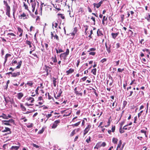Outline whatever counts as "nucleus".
<instances>
[{"mask_svg":"<svg viewBox=\"0 0 150 150\" xmlns=\"http://www.w3.org/2000/svg\"><path fill=\"white\" fill-rule=\"evenodd\" d=\"M51 36L52 38H58V36L57 35L55 31L52 32L51 33Z\"/></svg>","mask_w":150,"mask_h":150,"instance_id":"18","label":"nucleus"},{"mask_svg":"<svg viewBox=\"0 0 150 150\" xmlns=\"http://www.w3.org/2000/svg\"><path fill=\"white\" fill-rule=\"evenodd\" d=\"M52 80H53L54 86V87H56V82H57V81H56V79L54 77H53L52 78Z\"/></svg>","mask_w":150,"mask_h":150,"instance_id":"27","label":"nucleus"},{"mask_svg":"<svg viewBox=\"0 0 150 150\" xmlns=\"http://www.w3.org/2000/svg\"><path fill=\"white\" fill-rule=\"evenodd\" d=\"M107 20V17H106L105 16H103L102 20L103 21H106Z\"/></svg>","mask_w":150,"mask_h":150,"instance_id":"62","label":"nucleus"},{"mask_svg":"<svg viewBox=\"0 0 150 150\" xmlns=\"http://www.w3.org/2000/svg\"><path fill=\"white\" fill-rule=\"evenodd\" d=\"M69 49H67L65 52L61 54L60 56V57L61 59H63L64 60H65L67 59V55L69 54Z\"/></svg>","mask_w":150,"mask_h":150,"instance_id":"3","label":"nucleus"},{"mask_svg":"<svg viewBox=\"0 0 150 150\" xmlns=\"http://www.w3.org/2000/svg\"><path fill=\"white\" fill-rule=\"evenodd\" d=\"M115 130V126H112V132H114Z\"/></svg>","mask_w":150,"mask_h":150,"instance_id":"60","label":"nucleus"},{"mask_svg":"<svg viewBox=\"0 0 150 150\" xmlns=\"http://www.w3.org/2000/svg\"><path fill=\"white\" fill-rule=\"evenodd\" d=\"M20 72H17L15 73H13L12 76L15 77L17 76H19L20 75Z\"/></svg>","mask_w":150,"mask_h":150,"instance_id":"22","label":"nucleus"},{"mask_svg":"<svg viewBox=\"0 0 150 150\" xmlns=\"http://www.w3.org/2000/svg\"><path fill=\"white\" fill-rule=\"evenodd\" d=\"M89 130L88 129H87L86 128H85V129L84 130V134L83 135L84 136H85L88 132V131Z\"/></svg>","mask_w":150,"mask_h":150,"instance_id":"43","label":"nucleus"},{"mask_svg":"<svg viewBox=\"0 0 150 150\" xmlns=\"http://www.w3.org/2000/svg\"><path fill=\"white\" fill-rule=\"evenodd\" d=\"M31 145L33 146V147H35L36 148H38L39 147V146L33 143Z\"/></svg>","mask_w":150,"mask_h":150,"instance_id":"45","label":"nucleus"},{"mask_svg":"<svg viewBox=\"0 0 150 150\" xmlns=\"http://www.w3.org/2000/svg\"><path fill=\"white\" fill-rule=\"evenodd\" d=\"M56 93L54 94V97L56 99H57L60 97L62 93V91L61 89H57Z\"/></svg>","mask_w":150,"mask_h":150,"instance_id":"4","label":"nucleus"},{"mask_svg":"<svg viewBox=\"0 0 150 150\" xmlns=\"http://www.w3.org/2000/svg\"><path fill=\"white\" fill-rule=\"evenodd\" d=\"M26 84L29 86H30L31 87L33 86V83L32 81H28L27 83Z\"/></svg>","mask_w":150,"mask_h":150,"instance_id":"25","label":"nucleus"},{"mask_svg":"<svg viewBox=\"0 0 150 150\" xmlns=\"http://www.w3.org/2000/svg\"><path fill=\"white\" fill-rule=\"evenodd\" d=\"M124 69H121L120 68H119L117 69L118 71L119 72H122V71H124Z\"/></svg>","mask_w":150,"mask_h":150,"instance_id":"56","label":"nucleus"},{"mask_svg":"<svg viewBox=\"0 0 150 150\" xmlns=\"http://www.w3.org/2000/svg\"><path fill=\"white\" fill-rule=\"evenodd\" d=\"M103 0H101L98 3H94L93 4L94 8L95 9L96 8H99L102 4Z\"/></svg>","mask_w":150,"mask_h":150,"instance_id":"6","label":"nucleus"},{"mask_svg":"<svg viewBox=\"0 0 150 150\" xmlns=\"http://www.w3.org/2000/svg\"><path fill=\"white\" fill-rule=\"evenodd\" d=\"M20 107L22 111H26V108L23 106L22 103L20 104Z\"/></svg>","mask_w":150,"mask_h":150,"instance_id":"23","label":"nucleus"},{"mask_svg":"<svg viewBox=\"0 0 150 150\" xmlns=\"http://www.w3.org/2000/svg\"><path fill=\"white\" fill-rule=\"evenodd\" d=\"M45 71H46V72H48V71H49L50 72H51V70H49V69H50V67H49V66H47L46 65H45Z\"/></svg>","mask_w":150,"mask_h":150,"instance_id":"29","label":"nucleus"},{"mask_svg":"<svg viewBox=\"0 0 150 150\" xmlns=\"http://www.w3.org/2000/svg\"><path fill=\"white\" fill-rule=\"evenodd\" d=\"M91 137H89L88 139H87L86 140V142H87V143H89L91 142Z\"/></svg>","mask_w":150,"mask_h":150,"instance_id":"53","label":"nucleus"},{"mask_svg":"<svg viewBox=\"0 0 150 150\" xmlns=\"http://www.w3.org/2000/svg\"><path fill=\"white\" fill-rule=\"evenodd\" d=\"M105 46L106 47V48L108 52V53H110L111 51L110 50V47H108L107 45L106 44H105Z\"/></svg>","mask_w":150,"mask_h":150,"instance_id":"36","label":"nucleus"},{"mask_svg":"<svg viewBox=\"0 0 150 150\" xmlns=\"http://www.w3.org/2000/svg\"><path fill=\"white\" fill-rule=\"evenodd\" d=\"M108 77L109 79L111 80V81L109 83V85L110 86H111L112 85V83L113 82V80L112 77L110 75H109Z\"/></svg>","mask_w":150,"mask_h":150,"instance_id":"19","label":"nucleus"},{"mask_svg":"<svg viewBox=\"0 0 150 150\" xmlns=\"http://www.w3.org/2000/svg\"><path fill=\"white\" fill-rule=\"evenodd\" d=\"M74 71V69H72L71 68L70 69L68 70L67 71H66V73L67 74V75H68L69 74H71Z\"/></svg>","mask_w":150,"mask_h":150,"instance_id":"16","label":"nucleus"},{"mask_svg":"<svg viewBox=\"0 0 150 150\" xmlns=\"http://www.w3.org/2000/svg\"><path fill=\"white\" fill-rule=\"evenodd\" d=\"M81 122L79 121L78 122L75 124H74L72 125L73 126H78L80 123Z\"/></svg>","mask_w":150,"mask_h":150,"instance_id":"50","label":"nucleus"},{"mask_svg":"<svg viewBox=\"0 0 150 150\" xmlns=\"http://www.w3.org/2000/svg\"><path fill=\"white\" fill-rule=\"evenodd\" d=\"M44 131V128H42L41 130L39 131L38 132V134H42Z\"/></svg>","mask_w":150,"mask_h":150,"instance_id":"44","label":"nucleus"},{"mask_svg":"<svg viewBox=\"0 0 150 150\" xmlns=\"http://www.w3.org/2000/svg\"><path fill=\"white\" fill-rule=\"evenodd\" d=\"M142 51L143 52H145V51H146L147 52H149V54H150V52H149V50L148 49H143Z\"/></svg>","mask_w":150,"mask_h":150,"instance_id":"61","label":"nucleus"},{"mask_svg":"<svg viewBox=\"0 0 150 150\" xmlns=\"http://www.w3.org/2000/svg\"><path fill=\"white\" fill-rule=\"evenodd\" d=\"M29 17L28 15H26L25 13L23 12L22 14H21V15L19 16V18L21 19H27Z\"/></svg>","mask_w":150,"mask_h":150,"instance_id":"9","label":"nucleus"},{"mask_svg":"<svg viewBox=\"0 0 150 150\" xmlns=\"http://www.w3.org/2000/svg\"><path fill=\"white\" fill-rule=\"evenodd\" d=\"M22 62V61H20L18 62V65L16 67L17 69H19L20 68Z\"/></svg>","mask_w":150,"mask_h":150,"instance_id":"38","label":"nucleus"},{"mask_svg":"<svg viewBox=\"0 0 150 150\" xmlns=\"http://www.w3.org/2000/svg\"><path fill=\"white\" fill-rule=\"evenodd\" d=\"M52 61L54 63H56L57 62V60L56 58V56L55 55H54V57H52Z\"/></svg>","mask_w":150,"mask_h":150,"instance_id":"26","label":"nucleus"},{"mask_svg":"<svg viewBox=\"0 0 150 150\" xmlns=\"http://www.w3.org/2000/svg\"><path fill=\"white\" fill-rule=\"evenodd\" d=\"M26 43L29 45L30 48H31L32 47L31 43L30 41L27 40L26 41Z\"/></svg>","mask_w":150,"mask_h":150,"instance_id":"33","label":"nucleus"},{"mask_svg":"<svg viewBox=\"0 0 150 150\" xmlns=\"http://www.w3.org/2000/svg\"><path fill=\"white\" fill-rule=\"evenodd\" d=\"M26 100L27 101L29 102V103H33L35 101L34 98L31 97H27L26 98Z\"/></svg>","mask_w":150,"mask_h":150,"instance_id":"13","label":"nucleus"},{"mask_svg":"<svg viewBox=\"0 0 150 150\" xmlns=\"http://www.w3.org/2000/svg\"><path fill=\"white\" fill-rule=\"evenodd\" d=\"M23 3V6H24L25 9L27 10L29 12H30V11L29 10L28 8V6L25 4V3L24 2Z\"/></svg>","mask_w":150,"mask_h":150,"instance_id":"34","label":"nucleus"},{"mask_svg":"<svg viewBox=\"0 0 150 150\" xmlns=\"http://www.w3.org/2000/svg\"><path fill=\"white\" fill-rule=\"evenodd\" d=\"M127 95H128V96L130 97L131 96L133 93V91H127V92L126 93Z\"/></svg>","mask_w":150,"mask_h":150,"instance_id":"17","label":"nucleus"},{"mask_svg":"<svg viewBox=\"0 0 150 150\" xmlns=\"http://www.w3.org/2000/svg\"><path fill=\"white\" fill-rule=\"evenodd\" d=\"M23 96V94L22 92L19 93L17 94V98L19 99H21Z\"/></svg>","mask_w":150,"mask_h":150,"instance_id":"20","label":"nucleus"},{"mask_svg":"<svg viewBox=\"0 0 150 150\" xmlns=\"http://www.w3.org/2000/svg\"><path fill=\"white\" fill-rule=\"evenodd\" d=\"M121 21L122 22L123 21H124V15L123 14V15H121Z\"/></svg>","mask_w":150,"mask_h":150,"instance_id":"49","label":"nucleus"},{"mask_svg":"<svg viewBox=\"0 0 150 150\" xmlns=\"http://www.w3.org/2000/svg\"><path fill=\"white\" fill-rule=\"evenodd\" d=\"M82 89L80 87H76L74 89V92L75 93L76 95V96H82L83 93L81 92H80L81 91Z\"/></svg>","mask_w":150,"mask_h":150,"instance_id":"2","label":"nucleus"},{"mask_svg":"<svg viewBox=\"0 0 150 150\" xmlns=\"http://www.w3.org/2000/svg\"><path fill=\"white\" fill-rule=\"evenodd\" d=\"M118 140L117 139L115 138H113L112 139V142L114 144H116L117 143Z\"/></svg>","mask_w":150,"mask_h":150,"instance_id":"32","label":"nucleus"},{"mask_svg":"<svg viewBox=\"0 0 150 150\" xmlns=\"http://www.w3.org/2000/svg\"><path fill=\"white\" fill-rule=\"evenodd\" d=\"M107 61V59H106V58H104L102 60H101L100 61V62L102 63H103V62H105L106 61Z\"/></svg>","mask_w":150,"mask_h":150,"instance_id":"57","label":"nucleus"},{"mask_svg":"<svg viewBox=\"0 0 150 150\" xmlns=\"http://www.w3.org/2000/svg\"><path fill=\"white\" fill-rule=\"evenodd\" d=\"M96 53L95 52H91L89 53V54L90 55H91L94 56L95 55Z\"/></svg>","mask_w":150,"mask_h":150,"instance_id":"59","label":"nucleus"},{"mask_svg":"<svg viewBox=\"0 0 150 150\" xmlns=\"http://www.w3.org/2000/svg\"><path fill=\"white\" fill-rule=\"evenodd\" d=\"M9 83H10V81L9 80H8L7 82V83H6V88H5V89H6V90L7 89L8 87V84Z\"/></svg>","mask_w":150,"mask_h":150,"instance_id":"52","label":"nucleus"},{"mask_svg":"<svg viewBox=\"0 0 150 150\" xmlns=\"http://www.w3.org/2000/svg\"><path fill=\"white\" fill-rule=\"evenodd\" d=\"M39 86H38V87L36 89V90H35V93L36 94H39V93H38V91L39 90Z\"/></svg>","mask_w":150,"mask_h":150,"instance_id":"55","label":"nucleus"},{"mask_svg":"<svg viewBox=\"0 0 150 150\" xmlns=\"http://www.w3.org/2000/svg\"><path fill=\"white\" fill-rule=\"evenodd\" d=\"M127 102L125 100L123 102V108H124L126 106V105H127Z\"/></svg>","mask_w":150,"mask_h":150,"instance_id":"40","label":"nucleus"},{"mask_svg":"<svg viewBox=\"0 0 150 150\" xmlns=\"http://www.w3.org/2000/svg\"><path fill=\"white\" fill-rule=\"evenodd\" d=\"M11 56V54H6L5 57V61L4 62V63H5L7 61V59L8 57H10Z\"/></svg>","mask_w":150,"mask_h":150,"instance_id":"28","label":"nucleus"},{"mask_svg":"<svg viewBox=\"0 0 150 150\" xmlns=\"http://www.w3.org/2000/svg\"><path fill=\"white\" fill-rule=\"evenodd\" d=\"M124 129H122V127H120L119 129V132L120 133H122L125 132V131L123 130Z\"/></svg>","mask_w":150,"mask_h":150,"instance_id":"42","label":"nucleus"},{"mask_svg":"<svg viewBox=\"0 0 150 150\" xmlns=\"http://www.w3.org/2000/svg\"><path fill=\"white\" fill-rule=\"evenodd\" d=\"M60 121L59 120H58L55 121L52 124V129H55L57 127L58 125L60 123Z\"/></svg>","mask_w":150,"mask_h":150,"instance_id":"7","label":"nucleus"},{"mask_svg":"<svg viewBox=\"0 0 150 150\" xmlns=\"http://www.w3.org/2000/svg\"><path fill=\"white\" fill-rule=\"evenodd\" d=\"M87 77V76H84L81 79V80H82L83 81H84L86 79Z\"/></svg>","mask_w":150,"mask_h":150,"instance_id":"47","label":"nucleus"},{"mask_svg":"<svg viewBox=\"0 0 150 150\" xmlns=\"http://www.w3.org/2000/svg\"><path fill=\"white\" fill-rule=\"evenodd\" d=\"M91 127V125H90V124H88V126L86 128L87 129H88V130H89L90 128Z\"/></svg>","mask_w":150,"mask_h":150,"instance_id":"64","label":"nucleus"},{"mask_svg":"<svg viewBox=\"0 0 150 150\" xmlns=\"http://www.w3.org/2000/svg\"><path fill=\"white\" fill-rule=\"evenodd\" d=\"M75 131L76 129H74L72 131V132H71L70 134L71 136H72L75 134Z\"/></svg>","mask_w":150,"mask_h":150,"instance_id":"46","label":"nucleus"},{"mask_svg":"<svg viewBox=\"0 0 150 150\" xmlns=\"http://www.w3.org/2000/svg\"><path fill=\"white\" fill-rule=\"evenodd\" d=\"M52 114H49L46 115V117L47 118V120L52 116Z\"/></svg>","mask_w":150,"mask_h":150,"instance_id":"63","label":"nucleus"},{"mask_svg":"<svg viewBox=\"0 0 150 150\" xmlns=\"http://www.w3.org/2000/svg\"><path fill=\"white\" fill-rule=\"evenodd\" d=\"M54 7L56 8L58 11H59L61 10L60 8L61 7V5L59 4V2H57L54 4Z\"/></svg>","mask_w":150,"mask_h":150,"instance_id":"11","label":"nucleus"},{"mask_svg":"<svg viewBox=\"0 0 150 150\" xmlns=\"http://www.w3.org/2000/svg\"><path fill=\"white\" fill-rule=\"evenodd\" d=\"M97 34L98 36L99 37H103V35L102 33V31L99 30H98L97 31Z\"/></svg>","mask_w":150,"mask_h":150,"instance_id":"21","label":"nucleus"},{"mask_svg":"<svg viewBox=\"0 0 150 150\" xmlns=\"http://www.w3.org/2000/svg\"><path fill=\"white\" fill-rule=\"evenodd\" d=\"M11 115H7L5 114L2 118L4 119H8L9 118H11Z\"/></svg>","mask_w":150,"mask_h":150,"instance_id":"24","label":"nucleus"},{"mask_svg":"<svg viewBox=\"0 0 150 150\" xmlns=\"http://www.w3.org/2000/svg\"><path fill=\"white\" fill-rule=\"evenodd\" d=\"M119 33H112L111 34V35L112 38H115L119 34Z\"/></svg>","mask_w":150,"mask_h":150,"instance_id":"31","label":"nucleus"},{"mask_svg":"<svg viewBox=\"0 0 150 150\" xmlns=\"http://www.w3.org/2000/svg\"><path fill=\"white\" fill-rule=\"evenodd\" d=\"M92 90H93V92L95 93L96 96V97H98V95L96 92V90L93 88H92Z\"/></svg>","mask_w":150,"mask_h":150,"instance_id":"37","label":"nucleus"},{"mask_svg":"<svg viewBox=\"0 0 150 150\" xmlns=\"http://www.w3.org/2000/svg\"><path fill=\"white\" fill-rule=\"evenodd\" d=\"M96 69L95 68L91 70V72L93 75H95L96 74Z\"/></svg>","mask_w":150,"mask_h":150,"instance_id":"30","label":"nucleus"},{"mask_svg":"<svg viewBox=\"0 0 150 150\" xmlns=\"http://www.w3.org/2000/svg\"><path fill=\"white\" fill-rule=\"evenodd\" d=\"M25 105L28 106H33V104H31V103L29 104V103H26L25 104Z\"/></svg>","mask_w":150,"mask_h":150,"instance_id":"54","label":"nucleus"},{"mask_svg":"<svg viewBox=\"0 0 150 150\" xmlns=\"http://www.w3.org/2000/svg\"><path fill=\"white\" fill-rule=\"evenodd\" d=\"M58 26V24L57 23L53 22L52 23V26H54L55 28H57Z\"/></svg>","mask_w":150,"mask_h":150,"instance_id":"41","label":"nucleus"},{"mask_svg":"<svg viewBox=\"0 0 150 150\" xmlns=\"http://www.w3.org/2000/svg\"><path fill=\"white\" fill-rule=\"evenodd\" d=\"M4 4L6 6V14L9 17H10V6L8 5V4L7 3V1H4Z\"/></svg>","mask_w":150,"mask_h":150,"instance_id":"1","label":"nucleus"},{"mask_svg":"<svg viewBox=\"0 0 150 150\" xmlns=\"http://www.w3.org/2000/svg\"><path fill=\"white\" fill-rule=\"evenodd\" d=\"M2 123L3 125H6L10 126L11 125L9 123L10 122L9 121V120H2Z\"/></svg>","mask_w":150,"mask_h":150,"instance_id":"15","label":"nucleus"},{"mask_svg":"<svg viewBox=\"0 0 150 150\" xmlns=\"http://www.w3.org/2000/svg\"><path fill=\"white\" fill-rule=\"evenodd\" d=\"M57 15L58 16H59L62 19H65V16H64L63 14L61 13H58Z\"/></svg>","mask_w":150,"mask_h":150,"instance_id":"35","label":"nucleus"},{"mask_svg":"<svg viewBox=\"0 0 150 150\" xmlns=\"http://www.w3.org/2000/svg\"><path fill=\"white\" fill-rule=\"evenodd\" d=\"M48 96V98L49 100H50L52 99L53 100L54 99L50 95L49 93H47Z\"/></svg>","mask_w":150,"mask_h":150,"instance_id":"51","label":"nucleus"},{"mask_svg":"<svg viewBox=\"0 0 150 150\" xmlns=\"http://www.w3.org/2000/svg\"><path fill=\"white\" fill-rule=\"evenodd\" d=\"M18 31L17 32V34L19 35V37L22 36L23 30L20 27H18L17 28Z\"/></svg>","mask_w":150,"mask_h":150,"instance_id":"12","label":"nucleus"},{"mask_svg":"<svg viewBox=\"0 0 150 150\" xmlns=\"http://www.w3.org/2000/svg\"><path fill=\"white\" fill-rule=\"evenodd\" d=\"M67 110H68V111H67L66 112V111L65 112V113H66V114H64L63 115V117L69 116L71 115V111L70 110H69V109H68H68Z\"/></svg>","mask_w":150,"mask_h":150,"instance_id":"14","label":"nucleus"},{"mask_svg":"<svg viewBox=\"0 0 150 150\" xmlns=\"http://www.w3.org/2000/svg\"><path fill=\"white\" fill-rule=\"evenodd\" d=\"M9 102H10L11 104H14V102L13 99H10Z\"/></svg>","mask_w":150,"mask_h":150,"instance_id":"58","label":"nucleus"},{"mask_svg":"<svg viewBox=\"0 0 150 150\" xmlns=\"http://www.w3.org/2000/svg\"><path fill=\"white\" fill-rule=\"evenodd\" d=\"M4 100L5 101V103H6V104H7L9 102V100L7 97H6L4 96Z\"/></svg>","mask_w":150,"mask_h":150,"instance_id":"39","label":"nucleus"},{"mask_svg":"<svg viewBox=\"0 0 150 150\" xmlns=\"http://www.w3.org/2000/svg\"><path fill=\"white\" fill-rule=\"evenodd\" d=\"M5 129L2 130L1 131L2 132H8L7 134H6V135L7 134H11V129L8 127H5Z\"/></svg>","mask_w":150,"mask_h":150,"instance_id":"10","label":"nucleus"},{"mask_svg":"<svg viewBox=\"0 0 150 150\" xmlns=\"http://www.w3.org/2000/svg\"><path fill=\"white\" fill-rule=\"evenodd\" d=\"M17 143V146H12L10 149V150H18L20 147L21 144L19 142H18Z\"/></svg>","mask_w":150,"mask_h":150,"instance_id":"5","label":"nucleus"},{"mask_svg":"<svg viewBox=\"0 0 150 150\" xmlns=\"http://www.w3.org/2000/svg\"><path fill=\"white\" fill-rule=\"evenodd\" d=\"M37 3L38 4V2L37 1H35V0H34L33 2L32 3L31 5L32 8V11L33 12H34L35 11V7Z\"/></svg>","mask_w":150,"mask_h":150,"instance_id":"8","label":"nucleus"},{"mask_svg":"<svg viewBox=\"0 0 150 150\" xmlns=\"http://www.w3.org/2000/svg\"><path fill=\"white\" fill-rule=\"evenodd\" d=\"M9 121L10 122V123H12L13 125L15 124L14 120H13L12 119H10L9 120Z\"/></svg>","mask_w":150,"mask_h":150,"instance_id":"48","label":"nucleus"}]
</instances>
